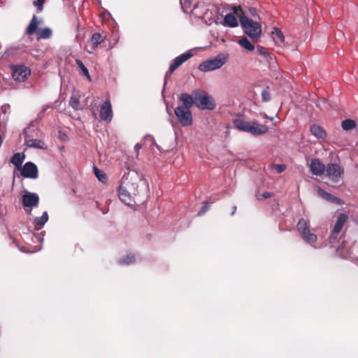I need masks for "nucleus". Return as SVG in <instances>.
Masks as SVG:
<instances>
[{"label": "nucleus", "mask_w": 358, "mask_h": 358, "mask_svg": "<svg viewBox=\"0 0 358 358\" xmlns=\"http://www.w3.org/2000/svg\"><path fill=\"white\" fill-rule=\"evenodd\" d=\"M235 127L239 131L249 133L253 136H258L268 132V128L266 125L260 124L255 121H245L242 119H235L233 121Z\"/></svg>", "instance_id": "1"}, {"label": "nucleus", "mask_w": 358, "mask_h": 358, "mask_svg": "<svg viewBox=\"0 0 358 358\" xmlns=\"http://www.w3.org/2000/svg\"><path fill=\"white\" fill-rule=\"evenodd\" d=\"M239 20L244 33L253 41H257L262 34L260 24L244 15L241 16Z\"/></svg>", "instance_id": "2"}, {"label": "nucleus", "mask_w": 358, "mask_h": 358, "mask_svg": "<svg viewBox=\"0 0 358 358\" xmlns=\"http://www.w3.org/2000/svg\"><path fill=\"white\" fill-rule=\"evenodd\" d=\"M141 180V176L135 171H128L122 176L120 186L123 191H130L133 195L138 194V182Z\"/></svg>", "instance_id": "3"}, {"label": "nucleus", "mask_w": 358, "mask_h": 358, "mask_svg": "<svg viewBox=\"0 0 358 358\" xmlns=\"http://www.w3.org/2000/svg\"><path fill=\"white\" fill-rule=\"evenodd\" d=\"M227 61V57L223 55H218L216 57L203 62L199 66V71L208 72L220 69Z\"/></svg>", "instance_id": "4"}, {"label": "nucleus", "mask_w": 358, "mask_h": 358, "mask_svg": "<svg viewBox=\"0 0 358 358\" xmlns=\"http://www.w3.org/2000/svg\"><path fill=\"white\" fill-rule=\"evenodd\" d=\"M194 104L201 110H213L215 107L213 99L199 91L194 93Z\"/></svg>", "instance_id": "5"}, {"label": "nucleus", "mask_w": 358, "mask_h": 358, "mask_svg": "<svg viewBox=\"0 0 358 358\" xmlns=\"http://www.w3.org/2000/svg\"><path fill=\"white\" fill-rule=\"evenodd\" d=\"M39 203V196L36 193L26 192L22 195V204L27 213L31 214L33 208Z\"/></svg>", "instance_id": "6"}, {"label": "nucleus", "mask_w": 358, "mask_h": 358, "mask_svg": "<svg viewBox=\"0 0 358 358\" xmlns=\"http://www.w3.org/2000/svg\"><path fill=\"white\" fill-rule=\"evenodd\" d=\"M174 113L182 126L188 127L192 125V115L189 109L183 108L182 106H178L175 108Z\"/></svg>", "instance_id": "7"}, {"label": "nucleus", "mask_w": 358, "mask_h": 358, "mask_svg": "<svg viewBox=\"0 0 358 358\" xmlns=\"http://www.w3.org/2000/svg\"><path fill=\"white\" fill-rule=\"evenodd\" d=\"M325 171L327 178L334 182H339L344 173L343 169L338 164H327Z\"/></svg>", "instance_id": "8"}, {"label": "nucleus", "mask_w": 358, "mask_h": 358, "mask_svg": "<svg viewBox=\"0 0 358 358\" xmlns=\"http://www.w3.org/2000/svg\"><path fill=\"white\" fill-rule=\"evenodd\" d=\"M20 171L22 176L26 178L36 179L38 176V168L31 162H26Z\"/></svg>", "instance_id": "9"}, {"label": "nucleus", "mask_w": 358, "mask_h": 358, "mask_svg": "<svg viewBox=\"0 0 358 358\" xmlns=\"http://www.w3.org/2000/svg\"><path fill=\"white\" fill-rule=\"evenodd\" d=\"M348 216L344 213H341L339 215V216L338 217L337 221L335 223V225L331 231V234L329 237L331 243H333L335 241V240L337 238V235L340 233V231L343 229L344 224L348 220Z\"/></svg>", "instance_id": "10"}, {"label": "nucleus", "mask_w": 358, "mask_h": 358, "mask_svg": "<svg viewBox=\"0 0 358 358\" xmlns=\"http://www.w3.org/2000/svg\"><path fill=\"white\" fill-rule=\"evenodd\" d=\"M100 118L103 121L110 122L112 120V106L108 99L106 100L100 106Z\"/></svg>", "instance_id": "11"}, {"label": "nucleus", "mask_w": 358, "mask_h": 358, "mask_svg": "<svg viewBox=\"0 0 358 358\" xmlns=\"http://www.w3.org/2000/svg\"><path fill=\"white\" fill-rule=\"evenodd\" d=\"M29 74L30 70L23 66L15 68L12 72L13 79L18 82H23Z\"/></svg>", "instance_id": "12"}, {"label": "nucleus", "mask_w": 358, "mask_h": 358, "mask_svg": "<svg viewBox=\"0 0 358 358\" xmlns=\"http://www.w3.org/2000/svg\"><path fill=\"white\" fill-rule=\"evenodd\" d=\"M193 56L192 50H187L180 55L176 57L171 64V71H176L180 66L187 61Z\"/></svg>", "instance_id": "13"}, {"label": "nucleus", "mask_w": 358, "mask_h": 358, "mask_svg": "<svg viewBox=\"0 0 358 358\" xmlns=\"http://www.w3.org/2000/svg\"><path fill=\"white\" fill-rule=\"evenodd\" d=\"M193 56L192 50H187L180 55L176 57L171 64V71H176L180 66L187 61Z\"/></svg>", "instance_id": "14"}, {"label": "nucleus", "mask_w": 358, "mask_h": 358, "mask_svg": "<svg viewBox=\"0 0 358 358\" xmlns=\"http://www.w3.org/2000/svg\"><path fill=\"white\" fill-rule=\"evenodd\" d=\"M309 167L310 172L317 176H322L326 170L324 164L318 159H311Z\"/></svg>", "instance_id": "15"}, {"label": "nucleus", "mask_w": 358, "mask_h": 358, "mask_svg": "<svg viewBox=\"0 0 358 358\" xmlns=\"http://www.w3.org/2000/svg\"><path fill=\"white\" fill-rule=\"evenodd\" d=\"M126 191H123L121 189V186L119 185L117 192H118V196L120 199L127 206H132L133 199L132 196L133 193L130 191H128L127 189H125Z\"/></svg>", "instance_id": "16"}, {"label": "nucleus", "mask_w": 358, "mask_h": 358, "mask_svg": "<svg viewBox=\"0 0 358 358\" xmlns=\"http://www.w3.org/2000/svg\"><path fill=\"white\" fill-rule=\"evenodd\" d=\"M317 193L322 198H323L326 201H330L331 203H336L338 205L343 204V201L342 199L330 194L329 193L327 192L321 187L317 188Z\"/></svg>", "instance_id": "17"}, {"label": "nucleus", "mask_w": 358, "mask_h": 358, "mask_svg": "<svg viewBox=\"0 0 358 358\" xmlns=\"http://www.w3.org/2000/svg\"><path fill=\"white\" fill-rule=\"evenodd\" d=\"M25 145L28 148H33L41 150H46L48 148L45 142L40 139L29 138L25 140Z\"/></svg>", "instance_id": "18"}, {"label": "nucleus", "mask_w": 358, "mask_h": 358, "mask_svg": "<svg viewBox=\"0 0 358 358\" xmlns=\"http://www.w3.org/2000/svg\"><path fill=\"white\" fill-rule=\"evenodd\" d=\"M301 237L306 243L309 244L314 248H320V246L317 245V236L315 234L310 232V230L301 235Z\"/></svg>", "instance_id": "19"}, {"label": "nucleus", "mask_w": 358, "mask_h": 358, "mask_svg": "<svg viewBox=\"0 0 358 358\" xmlns=\"http://www.w3.org/2000/svg\"><path fill=\"white\" fill-rule=\"evenodd\" d=\"M49 217L47 211H44L41 217H36L34 220L35 230L41 229L48 221Z\"/></svg>", "instance_id": "20"}, {"label": "nucleus", "mask_w": 358, "mask_h": 358, "mask_svg": "<svg viewBox=\"0 0 358 358\" xmlns=\"http://www.w3.org/2000/svg\"><path fill=\"white\" fill-rule=\"evenodd\" d=\"M222 24L224 27H231V28L236 27L238 25L236 17H235V15L234 14H232L231 13H227L224 16V20Z\"/></svg>", "instance_id": "21"}, {"label": "nucleus", "mask_w": 358, "mask_h": 358, "mask_svg": "<svg viewBox=\"0 0 358 358\" xmlns=\"http://www.w3.org/2000/svg\"><path fill=\"white\" fill-rule=\"evenodd\" d=\"M179 99L183 104V108L190 109L194 104V97L187 93H182Z\"/></svg>", "instance_id": "22"}, {"label": "nucleus", "mask_w": 358, "mask_h": 358, "mask_svg": "<svg viewBox=\"0 0 358 358\" xmlns=\"http://www.w3.org/2000/svg\"><path fill=\"white\" fill-rule=\"evenodd\" d=\"M310 130L311 134L318 139H324L327 136L324 129L317 124H313Z\"/></svg>", "instance_id": "23"}, {"label": "nucleus", "mask_w": 358, "mask_h": 358, "mask_svg": "<svg viewBox=\"0 0 358 358\" xmlns=\"http://www.w3.org/2000/svg\"><path fill=\"white\" fill-rule=\"evenodd\" d=\"M39 24V22L38 21V18L36 15L32 16V18L27 27L26 33L27 34L31 36L36 32H37V28Z\"/></svg>", "instance_id": "24"}, {"label": "nucleus", "mask_w": 358, "mask_h": 358, "mask_svg": "<svg viewBox=\"0 0 358 358\" xmlns=\"http://www.w3.org/2000/svg\"><path fill=\"white\" fill-rule=\"evenodd\" d=\"M25 159V155L20 152L15 153L11 159L10 162L15 166L17 170H20L22 164Z\"/></svg>", "instance_id": "25"}, {"label": "nucleus", "mask_w": 358, "mask_h": 358, "mask_svg": "<svg viewBox=\"0 0 358 358\" xmlns=\"http://www.w3.org/2000/svg\"><path fill=\"white\" fill-rule=\"evenodd\" d=\"M296 227L298 231L301 236L303 234L306 233V231H310L309 221L304 218H301L298 221Z\"/></svg>", "instance_id": "26"}, {"label": "nucleus", "mask_w": 358, "mask_h": 358, "mask_svg": "<svg viewBox=\"0 0 358 358\" xmlns=\"http://www.w3.org/2000/svg\"><path fill=\"white\" fill-rule=\"evenodd\" d=\"M36 35H37L38 40L48 39V38H51V36L52 35V31L49 27H45L43 29H41L38 30V31L36 32Z\"/></svg>", "instance_id": "27"}, {"label": "nucleus", "mask_w": 358, "mask_h": 358, "mask_svg": "<svg viewBox=\"0 0 358 358\" xmlns=\"http://www.w3.org/2000/svg\"><path fill=\"white\" fill-rule=\"evenodd\" d=\"M76 63L80 69V73L83 75L87 79L88 81H91V76L90 75L88 69L84 65L83 62L80 59H77L76 60Z\"/></svg>", "instance_id": "28"}, {"label": "nucleus", "mask_w": 358, "mask_h": 358, "mask_svg": "<svg viewBox=\"0 0 358 358\" xmlns=\"http://www.w3.org/2000/svg\"><path fill=\"white\" fill-rule=\"evenodd\" d=\"M238 43L241 46L248 51L251 52L255 50L254 45H252L246 37L241 38L238 40Z\"/></svg>", "instance_id": "29"}, {"label": "nucleus", "mask_w": 358, "mask_h": 358, "mask_svg": "<svg viewBox=\"0 0 358 358\" xmlns=\"http://www.w3.org/2000/svg\"><path fill=\"white\" fill-rule=\"evenodd\" d=\"M69 105L76 110H81L82 107L80 104L79 96L77 94H73L71 96Z\"/></svg>", "instance_id": "30"}, {"label": "nucleus", "mask_w": 358, "mask_h": 358, "mask_svg": "<svg viewBox=\"0 0 358 358\" xmlns=\"http://www.w3.org/2000/svg\"><path fill=\"white\" fill-rule=\"evenodd\" d=\"M136 261L135 256L133 254H128L124 258L120 259L118 260V264L120 265H129L134 263Z\"/></svg>", "instance_id": "31"}, {"label": "nucleus", "mask_w": 358, "mask_h": 358, "mask_svg": "<svg viewBox=\"0 0 358 358\" xmlns=\"http://www.w3.org/2000/svg\"><path fill=\"white\" fill-rule=\"evenodd\" d=\"M103 41V39L101 34L97 32L93 34L91 38V43L93 48H96Z\"/></svg>", "instance_id": "32"}, {"label": "nucleus", "mask_w": 358, "mask_h": 358, "mask_svg": "<svg viewBox=\"0 0 358 358\" xmlns=\"http://www.w3.org/2000/svg\"><path fill=\"white\" fill-rule=\"evenodd\" d=\"M342 129L345 131H349L356 127V122L351 119H346L342 122Z\"/></svg>", "instance_id": "33"}, {"label": "nucleus", "mask_w": 358, "mask_h": 358, "mask_svg": "<svg viewBox=\"0 0 358 358\" xmlns=\"http://www.w3.org/2000/svg\"><path fill=\"white\" fill-rule=\"evenodd\" d=\"M271 36L275 40L278 38L281 43L285 41V36L282 31L278 27H273L271 31Z\"/></svg>", "instance_id": "34"}, {"label": "nucleus", "mask_w": 358, "mask_h": 358, "mask_svg": "<svg viewBox=\"0 0 358 358\" xmlns=\"http://www.w3.org/2000/svg\"><path fill=\"white\" fill-rule=\"evenodd\" d=\"M94 171L97 179L102 182H106L107 180V176L102 171L99 170L97 167L94 166Z\"/></svg>", "instance_id": "35"}, {"label": "nucleus", "mask_w": 358, "mask_h": 358, "mask_svg": "<svg viewBox=\"0 0 358 358\" xmlns=\"http://www.w3.org/2000/svg\"><path fill=\"white\" fill-rule=\"evenodd\" d=\"M45 0H36L33 2L34 6L36 8L38 13H41L43 10V4Z\"/></svg>", "instance_id": "36"}, {"label": "nucleus", "mask_w": 358, "mask_h": 358, "mask_svg": "<svg viewBox=\"0 0 358 358\" xmlns=\"http://www.w3.org/2000/svg\"><path fill=\"white\" fill-rule=\"evenodd\" d=\"M262 101L264 102H267L271 99L270 93L268 90V87L264 88L262 91Z\"/></svg>", "instance_id": "37"}, {"label": "nucleus", "mask_w": 358, "mask_h": 358, "mask_svg": "<svg viewBox=\"0 0 358 358\" xmlns=\"http://www.w3.org/2000/svg\"><path fill=\"white\" fill-rule=\"evenodd\" d=\"M272 167H273L278 173L283 172L286 169L285 164H273Z\"/></svg>", "instance_id": "38"}, {"label": "nucleus", "mask_w": 358, "mask_h": 358, "mask_svg": "<svg viewBox=\"0 0 358 358\" xmlns=\"http://www.w3.org/2000/svg\"><path fill=\"white\" fill-rule=\"evenodd\" d=\"M144 140L150 141V143H151V145H155V146H156V148L157 149L159 150V146L157 144V143L155 142V138H154V137L152 136L148 135V136L144 137Z\"/></svg>", "instance_id": "39"}, {"label": "nucleus", "mask_w": 358, "mask_h": 358, "mask_svg": "<svg viewBox=\"0 0 358 358\" xmlns=\"http://www.w3.org/2000/svg\"><path fill=\"white\" fill-rule=\"evenodd\" d=\"M175 71H171V64L169 66V71L166 73L164 83V88L166 87L167 83V78L169 77Z\"/></svg>", "instance_id": "40"}, {"label": "nucleus", "mask_w": 358, "mask_h": 358, "mask_svg": "<svg viewBox=\"0 0 358 358\" xmlns=\"http://www.w3.org/2000/svg\"><path fill=\"white\" fill-rule=\"evenodd\" d=\"M34 238L38 241L41 243H43V240H44V235L43 234V232H41V233H38L37 234H34Z\"/></svg>", "instance_id": "41"}, {"label": "nucleus", "mask_w": 358, "mask_h": 358, "mask_svg": "<svg viewBox=\"0 0 358 358\" xmlns=\"http://www.w3.org/2000/svg\"><path fill=\"white\" fill-rule=\"evenodd\" d=\"M208 209V206L207 203H205L204 206L201 208V209L198 212V215H202L204 214Z\"/></svg>", "instance_id": "42"}, {"label": "nucleus", "mask_w": 358, "mask_h": 358, "mask_svg": "<svg viewBox=\"0 0 358 358\" xmlns=\"http://www.w3.org/2000/svg\"><path fill=\"white\" fill-rule=\"evenodd\" d=\"M257 51L262 55H266L267 54L266 50L262 46H257Z\"/></svg>", "instance_id": "43"}, {"label": "nucleus", "mask_w": 358, "mask_h": 358, "mask_svg": "<svg viewBox=\"0 0 358 358\" xmlns=\"http://www.w3.org/2000/svg\"><path fill=\"white\" fill-rule=\"evenodd\" d=\"M180 3H181V6H182V8L183 9L184 12L188 13L189 11H188L187 8H186V4L187 3L190 4V0H185L184 4L180 1Z\"/></svg>", "instance_id": "44"}, {"label": "nucleus", "mask_w": 358, "mask_h": 358, "mask_svg": "<svg viewBox=\"0 0 358 358\" xmlns=\"http://www.w3.org/2000/svg\"><path fill=\"white\" fill-rule=\"evenodd\" d=\"M50 107V106L49 105L44 106L43 109L41 110V111L39 113V114L38 115V118H41L43 116V114L45 113L46 110H48Z\"/></svg>", "instance_id": "45"}, {"label": "nucleus", "mask_w": 358, "mask_h": 358, "mask_svg": "<svg viewBox=\"0 0 358 358\" xmlns=\"http://www.w3.org/2000/svg\"><path fill=\"white\" fill-rule=\"evenodd\" d=\"M263 198L268 199L272 196V194L268 192H265L262 194Z\"/></svg>", "instance_id": "46"}, {"label": "nucleus", "mask_w": 358, "mask_h": 358, "mask_svg": "<svg viewBox=\"0 0 358 358\" xmlns=\"http://www.w3.org/2000/svg\"><path fill=\"white\" fill-rule=\"evenodd\" d=\"M142 148V145L141 143H137L134 146V150L136 152H138Z\"/></svg>", "instance_id": "47"}, {"label": "nucleus", "mask_w": 358, "mask_h": 358, "mask_svg": "<svg viewBox=\"0 0 358 358\" xmlns=\"http://www.w3.org/2000/svg\"><path fill=\"white\" fill-rule=\"evenodd\" d=\"M250 13H251V15H252V16H254V17H255V16L256 15V10H255V9H254V8L250 9Z\"/></svg>", "instance_id": "48"}, {"label": "nucleus", "mask_w": 358, "mask_h": 358, "mask_svg": "<svg viewBox=\"0 0 358 358\" xmlns=\"http://www.w3.org/2000/svg\"><path fill=\"white\" fill-rule=\"evenodd\" d=\"M264 118H268L270 120H273L274 117H269V116H268L267 115L264 114Z\"/></svg>", "instance_id": "49"}, {"label": "nucleus", "mask_w": 358, "mask_h": 358, "mask_svg": "<svg viewBox=\"0 0 358 358\" xmlns=\"http://www.w3.org/2000/svg\"><path fill=\"white\" fill-rule=\"evenodd\" d=\"M236 206H234V210L231 213V215H234L235 214V213H236Z\"/></svg>", "instance_id": "50"}, {"label": "nucleus", "mask_w": 358, "mask_h": 358, "mask_svg": "<svg viewBox=\"0 0 358 358\" xmlns=\"http://www.w3.org/2000/svg\"><path fill=\"white\" fill-rule=\"evenodd\" d=\"M1 110H2L3 113L5 112V109H4V107H3V106H2V107H1Z\"/></svg>", "instance_id": "51"}, {"label": "nucleus", "mask_w": 358, "mask_h": 358, "mask_svg": "<svg viewBox=\"0 0 358 358\" xmlns=\"http://www.w3.org/2000/svg\"><path fill=\"white\" fill-rule=\"evenodd\" d=\"M195 8H196V5H194V6H193V8H192V9L191 10L192 11L194 9H195Z\"/></svg>", "instance_id": "52"}, {"label": "nucleus", "mask_w": 358, "mask_h": 358, "mask_svg": "<svg viewBox=\"0 0 358 358\" xmlns=\"http://www.w3.org/2000/svg\"><path fill=\"white\" fill-rule=\"evenodd\" d=\"M169 121H170L171 124L172 125H173V121H172L171 120H170Z\"/></svg>", "instance_id": "53"}, {"label": "nucleus", "mask_w": 358, "mask_h": 358, "mask_svg": "<svg viewBox=\"0 0 358 358\" xmlns=\"http://www.w3.org/2000/svg\"><path fill=\"white\" fill-rule=\"evenodd\" d=\"M357 226H358V222H357Z\"/></svg>", "instance_id": "54"}]
</instances>
